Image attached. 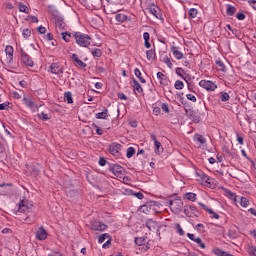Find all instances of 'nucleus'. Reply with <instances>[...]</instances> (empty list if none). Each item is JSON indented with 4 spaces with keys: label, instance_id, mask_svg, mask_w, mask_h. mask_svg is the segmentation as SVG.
<instances>
[{
    "label": "nucleus",
    "instance_id": "4be33fe9",
    "mask_svg": "<svg viewBox=\"0 0 256 256\" xmlns=\"http://www.w3.org/2000/svg\"><path fill=\"white\" fill-rule=\"evenodd\" d=\"M154 151L156 155H161L163 153V146L161 145V142L154 143Z\"/></svg>",
    "mask_w": 256,
    "mask_h": 256
},
{
    "label": "nucleus",
    "instance_id": "c85d7f7f",
    "mask_svg": "<svg viewBox=\"0 0 256 256\" xmlns=\"http://www.w3.org/2000/svg\"><path fill=\"white\" fill-rule=\"evenodd\" d=\"M115 19H116V21H118V23H125V21H127V15L116 14Z\"/></svg>",
    "mask_w": 256,
    "mask_h": 256
},
{
    "label": "nucleus",
    "instance_id": "f257e3e1",
    "mask_svg": "<svg viewBox=\"0 0 256 256\" xmlns=\"http://www.w3.org/2000/svg\"><path fill=\"white\" fill-rule=\"evenodd\" d=\"M73 37L79 47H88L91 45V36L87 34L81 32H74Z\"/></svg>",
    "mask_w": 256,
    "mask_h": 256
},
{
    "label": "nucleus",
    "instance_id": "f03ea898",
    "mask_svg": "<svg viewBox=\"0 0 256 256\" xmlns=\"http://www.w3.org/2000/svg\"><path fill=\"white\" fill-rule=\"evenodd\" d=\"M170 209L173 213L179 214L183 211V200L174 199L169 201Z\"/></svg>",
    "mask_w": 256,
    "mask_h": 256
},
{
    "label": "nucleus",
    "instance_id": "f704fd0d",
    "mask_svg": "<svg viewBox=\"0 0 256 256\" xmlns=\"http://www.w3.org/2000/svg\"><path fill=\"white\" fill-rule=\"evenodd\" d=\"M174 87H175V89L180 91L181 89H183V87H185V84L181 80H176L175 84H174Z\"/></svg>",
    "mask_w": 256,
    "mask_h": 256
},
{
    "label": "nucleus",
    "instance_id": "f8f14e48",
    "mask_svg": "<svg viewBox=\"0 0 256 256\" xmlns=\"http://www.w3.org/2000/svg\"><path fill=\"white\" fill-rule=\"evenodd\" d=\"M149 12L156 17V19H161V10L155 3L148 4Z\"/></svg>",
    "mask_w": 256,
    "mask_h": 256
},
{
    "label": "nucleus",
    "instance_id": "cd10ccee",
    "mask_svg": "<svg viewBox=\"0 0 256 256\" xmlns=\"http://www.w3.org/2000/svg\"><path fill=\"white\" fill-rule=\"evenodd\" d=\"M108 113H109V110L104 109L102 112H99L96 114V119H107Z\"/></svg>",
    "mask_w": 256,
    "mask_h": 256
},
{
    "label": "nucleus",
    "instance_id": "423d86ee",
    "mask_svg": "<svg viewBox=\"0 0 256 256\" xmlns=\"http://www.w3.org/2000/svg\"><path fill=\"white\" fill-rule=\"evenodd\" d=\"M199 85L203 87V89H206V91H215V89H217V84L209 80H201Z\"/></svg>",
    "mask_w": 256,
    "mask_h": 256
},
{
    "label": "nucleus",
    "instance_id": "f3484780",
    "mask_svg": "<svg viewBox=\"0 0 256 256\" xmlns=\"http://www.w3.org/2000/svg\"><path fill=\"white\" fill-rule=\"evenodd\" d=\"M71 59L72 61H75L78 67H82V69H85V67H87V64L79 59V56H77V54H72Z\"/></svg>",
    "mask_w": 256,
    "mask_h": 256
},
{
    "label": "nucleus",
    "instance_id": "6ab92c4d",
    "mask_svg": "<svg viewBox=\"0 0 256 256\" xmlns=\"http://www.w3.org/2000/svg\"><path fill=\"white\" fill-rule=\"evenodd\" d=\"M143 39H144V46L146 47V49H151V43L149 42V39H151V36L149 32H144Z\"/></svg>",
    "mask_w": 256,
    "mask_h": 256
},
{
    "label": "nucleus",
    "instance_id": "9d476101",
    "mask_svg": "<svg viewBox=\"0 0 256 256\" xmlns=\"http://www.w3.org/2000/svg\"><path fill=\"white\" fill-rule=\"evenodd\" d=\"M121 144L117 143V142H113L109 145L108 147V151L111 155H113L114 157H117V155H119V152L121 151Z\"/></svg>",
    "mask_w": 256,
    "mask_h": 256
},
{
    "label": "nucleus",
    "instance_id": "bb28decb",
    "mask_svg": "<svg viewBox=\"0 0 256 256\" xmlns=\"http://www.w3.org/2000/svg\"><path fill=\"white\" fill-rule=\"evenodd\" d=\"M140 211H141V213H151V204L150 203H147V204H145V205H142L141 207H140Z\"/></svg>",
    "mask_w": 256,
    "mask_h": 256
},
{
    "label": "nucleus",
    "instance_id": "a211bd4d",
    "mask_svg": "<svg viewBox=\"0 0 256 256\" xmlns=\"http://www.w3.org/2000/svg\"><path fill=\"white\" fill-rule=\"evenodd\" d=\"M226 7V15H228L229 17H233V15L237 13V8L235 6L227 4Z\"/></svg>",
    "mask_w": 256,
    "mask_h": 256
},
{
    "label": "nucleus",
    "instance_id": "a19ab883",
    "mask_svg": "<svg viewBox=\"0 0 256 256\" xmlns=\"http://www.w3.org/2000/svg\"><path fill=\"white\" fill-rule=\"evenodd\" d=\"M196 140L198 141V143H200L201 145H205V143H207V139H205V137H203V135H196Z\"/></svg>",
    "mask_w": 256,
    "mask_h": 256
},
{
    "label": "nucleus",
    "instance_id": "8fccbe9b",
    "mask_svg": "<svg viewBox=\"0 0 256 256\" xmlns=\"http://www.w3.org/2000/svg\"><path fill=\"white\" fill-rule=\"evenodd\" d=\"M146 227L149 229V231H151V229H153V227H155V221L153 220H148L146 222Z\"/></svg>",
    "mask_w": 256,
    "mask_h": 256
},
{
    "label": "nucleus",
    "instance_id": "0eeeda50",
    "mask_svg": "<svg viewBox=\"0 0 256 256\" xmlns=\"http://www.w3.org/2000/svg\"><path fill=\"white\" fill-rule=\"evenodd\" d=\"M21 62L23 65H26V67H33V65H35L33 59H31V56H29V54L23 50L21 51Z\"/></svg>",
    "mask_w": 256,
    "mask_h": 256
},
{
    "label": "nucleus",
    "instance_id": "603ef678",
    "mask_svg": "<svg viewBox=\"0 0 256 256\" xmlns=\"http://www.w3.org/2000/svg\"><path fill=\"white\" fill-rule=\"evenodd\" d=\"M22 35H23L24 39H27V38L31 37V30L24 29L23 32H22Z\"/></svg>",
    "mask_w": 256,
    "mask_h": 256
},
{
    "label": "nucleus",
    "instance_id": "aec40b11",
    "mask_svg": "<svg viewBox=\"0 0 256 256\" xmlns=\"http://www.w3.org/2000/svg\"><path fill=\"white\" fill-rule=\"evenodd\" d=\"M132 83L134 91H137L138 93H143V87H141V84H139V82L135 78H133Z\"/></svg>",
    "mask_w": 256,
    "mask_h": 256
},
{
    "label": "nucleus",
    "instance_id": "5701e85b",
    "mask_svg": "<svg viewBox=\"0 0 256 256\" xmlns=\"http://www.w3.org/2000/svg\"><path fill=\"white\" fill-rule=\"evenodd\" d=\"M5 51L9 61H13V53H14L13 46H10V45L6 46Z\"/></svg>",
    "mask_w": 256,
    "mask_h": 256
},
{
    "label": "nucleus",
    "instance_id": "e433bc0d",
    "mask_svg": "<svg viewBox=\"0 0 256 256\" xmlns=\"http://www.w3.org/2000/svg\"><path fill=\"white\" fill-rule=\"evenodd\" d=\"M134 155H135V148L129 147V148L127 149L126 157H127L128 159H131V157H133Z\"/></svg>",
    "mask_w": 256,
    "mask_h": 256
},
{
    "label": "nucleus",
    "instance_id": "b1692460",
    "mask_svg": "<svg viewBox=\"0 0 256 256\" xmlns=\"http://www.w3.org/2000/svg\"><path fill=\"white\" fill-rule=\"evenodd\" d=\"M64 101H66V103L71 104L73 103V94L71 92H65L64 93Z\"/></svg>",
    "mask_w": 256,
    "mask_h": 256
},
{
    "label": "nucleus",
    "instance_id": "393cba45",
    "mask_svg": "<svg viewBox=\"0 0 256 256\" xmlns=\"http://www.w3.org/2000/svg\"><path fill=\"white\" fill-rule=\"evenodd\" d=\"M146 57H147L148 61H153V59H155V57H156L155 50L150 49V50L146 51Z\"/></svg>",
    "mask_w": 256,
    "mask_h": 256
},
{
    "label": "nucleus",
    "instance_id": "72a5a7b5",
    "mask_svg": "<svg viewBox=\"0 0 256 256\" xmlns=\"http://www.w3.org/2000/svg\"><path fill=\"white\" fill-rule=\"evenodd\" d=\"M162 63H165V65H167V67H169V69H173V63L171 62V59H169L168 56H165L162 59Z\"/></svg>",
    "mask_w": 256,
    "mask_h": 256
},
{
    "label": "nucleus",
    "instance_id": "6e6552de",
    "mask_svg": "<svg viewBox=\"0 0 256 256\" xmlns=\"http://www.w3.org/2000/svg\"><path fill=\"white\" fill-rule=\"evenodd\" d=\"M186 217H199V210L195 206H184Z\"/></svg>",
    "mask_w": 256,
    "mask_h": 256
},
{
    "label": "nucleus",
    "instance_id": "9b49d317",
    "mask_svg": "<svg viewBox=\"0 0 256 256\" xmlns=\"http://www.w3.org/2000/svg\"><path fill=\"white\" fill-rule=\"evenodd\" d=\"M91 231H106L107 225L101 221H94L91 223Z\"/></svg>",
    "mask_w": 256,
    "mask_h": 256
},
{
    "label": "nucleus",
    "instance_id": "79ce46f5",
    "mask_svg": "<svg viewBox=\"0 0 256 256\" xmlns=\"http://www.w3.org/2000/svg\"><path fill=\"white\" fill-rule=\"evenodd\" d=\"M220 99H221L222 103L229 101V99H230L229 93H227V92L221 93Z\"/></svg>",
    "mask_w": 256,
    "mask_h": 256
},
{
    "label": "nucleus",
    "instance_id": "4c0bfd02",
    "mask_svg": "<svg viewBox=\"0 0 256 256\" xmlns=\"http://www.w3.org/2000/svg\"><path fill=\"white\" fill-rule=\"evenodd\" d=\"M61 35H62L63 40L66 41V43H69V41H71V33L62 32Z\"/></svg>",
    "mask_w": 256,
    "mask_h": 256
},
{
    "label": "nucleus",
    "instance_id": "338daca9",
    "mask_svg": "<svg viewBox=\"0 0 256 256\" xmlns=\"http://www.w3.org/2000/svg\"><path fill=\"white\" fill-rule=\"evenodd\" d=\"M99 165L101 167H105L107 165V160L105 158H100L99 159Z\"/></svg>",
    "mask_w": 256,
    "mask_h": 256
},
{
    "label": "nucleus",
    "instance_id": "3c124183",
    "mask_svg": "<svg viewBox=\"0 0 256 256\" xmlns=\"http://www.w3.org/2000/svg\"><path fill=\"white\" fill-rule=\"evenodd\" d=\"M186 98L188 99V101H192V103H197V97H195V95L193 94H187Z\"/></svg>",
    "mask_w": 256,
    "mask_h": 256
},
{
    "label": "nucleus",
    "instance_id": "e2e57ef3",
    "mask_svg": "<svg viewBox=\"0 0 256 256\" xmlns=\"http://www.w3.org/2000/svg\"><path fill=\"white\" fill-rule=\"evenodd\" d=\"M185 113L187 114V117L190 119L193 117V110L185 108Z\"/></svg>",
    "mask_w": 256,
    "mask_h": 256
},
{
    "label": "nucleus",
    "instance_id": "6e6d98bb",
    "mask_svg": "<svg viewBox=\"0 0 256 256\" xmlns=\"http://www.w3.org/2000/svg\"><path fill=\"white\" fill-rule=\"evenodd\" d=\"M248 253L251 256H256V247L255 246H251L248 248Z\"/></svg>",
    "mask_w": 256,
    "mask_h": 256
},
{
    "label": "nucleus",
    "instance_id": "c756f323",
    "mask_svg": "<svg viewBox=\"0 0 256 256\" xmlns=\"http://www.w3.org/2000/svg\"><path fill=\"white\" fill-rule=\"evenodd\" d=\"M134 74L139 78L140 83H146L145 78L141 77V70H139V68L134 69Z\"/></svg>",
    "mask_w": 256,
    "mask_h": 256
},
{
    "label": "nucleus",
    "instance_id": "37998d69",
    "mask_svg": "<svg viewBox=\"0 0 256 256\" xmlns=\"http://www.w3.org/2000/svg\"><path fill=\"white\" fill-rule=\"evenodd\" d=\"M241 207H249V200L245 197H242L240 200Z\"/></svg>",
    "mask_w": 256,
    "mask_h": 256
},
{
    "label": "nucleus",
    "instance_id": "774afa93",
    "mask_svg": "<svg viewBox=\"0 0 256 256\" xmlns=\"http://www.w3.org/2000/svg\"><path fill=\"white\" fill-rule=\"evenodd\" d=\"M248 2L251 5V7H253V9L256 10V0H249Z\"/></svg>",
    "mask_w": 256,
    "mask_h": 256
},
{
    "label": "nucleus",
    "instance_id": "de8ad7c7",
    "mask_svg": "<svg viewBox=\"0 0 256 256\" xmlns=\"http://www.w3.org/2000/svg\"><path fill=\"white\" fill-rule=\"evenodd\" d=\"M161 109H162V111H164V113H170V109H169V104H167V103H162L161 104Z\"/></svg>",
    "mask_w": 256,
    "mask_h": 256
},
{
    "label": "nucleus",
    "instance_id": "a878e982",
    "mask_svg": "<svg viewBox=\"0 0 256 256\" xmlns=\"http://www.w3.org/2000/svg\"><path fill=\"white\" fill-rule=\"evenodd\" d=\"M172 52H173L175 59L181 60V58L183 57L182 52L177 50V47H172Z\"/></svg>",
    "mask_w": 256,
    "mask_h": 256
},
{
    "label": "nucleus",
    "instance_id": "1a4fd4ad",
    "mask_svg": "<svg viewBox=\"0 0 256 256\" xmlns=\"http://www.w3.org/2000/svg\"><path fill=\"white\" fill-rule=\"evenodd\" d=\"M134 243L138 247H143L144 251H148L149 243L147 242V237H136L134 238Z\"/></svg>",
    "mask_w": 256,
    "mask_h": 256
},
{
    "label": "nucleus",
    "instance_id": "052dcab7",
    "mask_svg": "<svg viewBox=\"0 0 256 256\" xmlns=\"http://www.w3.org/2000/svg\"><path fill=\"white\" fill-rule=\"evenodd\" d=\"M38 33H40L41 35H45V33H47V28L43 27V26H39L37 28Z\"/></svg>",
    "mask_w": 256,
    "mask_h": 256
},
{
    "label": "nucleus",
    "instance_id": "0e129e2a",
    "mask_svg": "<svg viewBox=\"0 0 256 256\" xmlns=\"http://www.w3.org/2000/svg\"><path fill=\"white\" fill-rule=\"evenodd\" d=\"M153 113H154L155 115H160V114H161V108H160L159 106H155V107L153 108Z\"/></svg>",
    "mask_w": 256,
    "mask_h": 256
},
{
    "label": "nucleus",
    "instance_id": "473e14b6",
    "mask_svg": "<svg viewBox=\"0 0 256 256\" xmlns=\"http://www.w3.org/2000/svg\"><path fill=\"white\" fill-rule=\"evenodd\" d=\"M38 119H41L42 121H49L51 119V116L45 112H41L38 114Z\"/></svg>",
    "mask_w": 256,
    "mask_h": 256
},
{
    "label": "nucleus",
    "instance_id": "49530a36",
    "mask_svg": "<svg viewBox=\"0 0 256 256\" xmlns=\"http://www.w3.org/2000/svg\"><path fill=\"white\" fill-rule=\"evenodd\" d=\"M197 13H198V11H197V9H195V8H191V9L189 10V15H190V17H191L192 19H195V17H197Z\"/></svg>",
    "mask_w": 256,
    "mask_h": 256
},
{
    "label": "nucleus",
    "instance_id": "7ed1b4c3",
    "mask_svg": "<svg viewBox=\"0 0 256 256\" xmlns=\"http://www.w3.org/2000/svg\"><path fill=\"white\" fill-rule=\"evenodd\" d=\"M109 172L113 173L115 177H123V173H125V168L118 164H110Z\"/></svg>",
    "mask_w": 256,
    "mask_h": 256
},
{
    "label": "nucleus",
    "instance_id": "5fc2aeb1",
    "mask_svg": "<svg viewBox=\"0 0 256 256\" xmlns=\"http://www.w3.org/2000/svg\"><path fill=\"white\" fill-rule=\"evenodd\" d=\"M177 233L181 236L185 235V231H183V228L181 227V224H176Z\"/></svg>",
    "mask_w": 256,
    "mask_h": 256
},
{
    "label": "nucleus",
    "instance_id": "20e7f679",
    "mask_svg": "<svg viewBox=\"0 0 256 256\" xmlns=\"http://www.w3.org/2000/svg\"><path fill=\"white\" fill-rule=\"evenodd\" d=\"M53 19L55 21V25L58 29H65L66 25H65V18H63V16L59 15V12H54L53 13Z\"/></svg>",
    "mask_w": 256,
    "mask_h": 256
},
{
    "label": "nucleus",
    "instance_id": "7c9ffc66",
    "mask_svg": "<svg viewBox=\"0 0 256 256\" xmlns=\"http://www.w3.org/2000/svg\"><path fill=\"white\" fill-rule=\"evenodd\" d=\"M185 199H187L188 201H195L197 199V194L193 192H188L185 194Z\"/></svg>",
    "mask_w": 256,
    "mask_h": 256
},
{
    "label": "nucleus",
    "instance_id": "13d9d810",
    "mask_svg": "<svg viewBox=\"0 0 256 256\" xmlns=\"http://www.w3.org/2000/svg\"><path fill=\"white\" fill-rule=\"evenodd\" d=\"M92 127H94V129H96L97 135H103V129L99 128V126H97V124H92Z\"/></svg>",
    "mask_w": 256,
    "mask_h": 256
},
{
    "label": "nucleus",
    "instance_id": "2eb2a0df",
    "mask_svg": "<svg viewBox=\"0 0 256 256\" xmlns=\"http://www.w3.org/2000/svg\"><path fill=\"white\" fill-rule=\"evenodd\" d=\"M29 209H31V207H29V204L27 203V201L21 200L19 202V207H18L19 213H27Z\"/></svg>",
    "mask_w": 256,
    "mask_h": 256
},
{
    "label": "nucleus",
    "instance_id": "dca6fc26",
    "mask_svg": "<svg viewBox=\"0 0 256 256\" xmlns=\"http://www.w3.org/2000/svg\"><path fill=\"white\" fill-rule=\"evenodd\" d=\"M22 102L29 109H35V102L29 96H24Z\"/></svg>",
    "mask_w": 256,
    "mask_h": 256
},
{
    "label": "nucleus",
    "instance_id": "4468645a",
    "mask_svg": "<svg viewBox=\"0 0 256 256\" xmlns=\"http://www.w3.org/2000/svg\"><path fill=\"white\" fill-rule=\"evenodd\" d=\"M200 207H202V209H204V211H206L207 213H209L212 219H219V214H217L215 211H213V209L207 207L205 204L203 203H199Z\"/></svg>",
    "mask_w": 256,
    "mask_h": 256
},
{
    "label": "nucleus",
    "instance_id": "a18cd8bd",
    "mask_svg": "<svg viewBox=\"0 0 256 256\" xmlns=\"http://www.w3.org/2000/svg\"><path fill=\"white\" fill-rule=\"evenodd\" d=\"M92 55L93 57H101V55H103V52L101 51V49L96 48L94 51H92Z\"/></svg>",
    "mask_w": 256,
    "mask_h": 256
},
{
    "label": "nucleus",
    "instance_id": "bf43d9fd",
    "mask_svg": "<svg viewBox=\"0 0 256 256\" xmlns=\"http://www.w3.org/2000/svg\"><path fill=\"white\" fill-rule=\"evenodd\" d=\"M9 108V102H4L0 104V111H5Z\"/></svg>",
    "mask_w": 256,
    "mask_h": 256
},
{
    "label": "nucleus",
    "instance_id": "58836bf2",
    "mask_svg": "<svg viewBox=\"0 0 256 256\" xmlns=\"http://www.w3.org/2000/svg\"><path fill=\"white\" fill-rule=\"evenodd\" d=\"M195 243H197L198 247H201V249H207L205 242H203V240H201V238L197 237L195 240Z\"/></svg>",
    "mask_w": 256,
    "mask_h": 256
},
{
    "label": "nucleus",
    "instance_id": "09e8293b",
    "mask_svg": "<svg viewBox=\"0 0 256 256\" xmlns=\"http://www.w3.org/2000/svg\"><path fill=\"white\" fill-rule=\"evenodd\" d=\"M225 193L227 194V196L229 197V199H235L237 197V195H235V193H233L231 190L226 189Z\"/></svg>",
    "mask_w": 256,
    "mask_h": 256
},
{
    "label": "nucleus",
    "instance_id": "4d7b16f0",
    "mask_svg": "<svg viewBox=\"0 0 256 256\" xmlns=\"http://www.w3.org/2000/svg\"><path fill=\"white\" fill-rule=\"evenodd\" d=\"M27 21H30V23H39V18L36 16H28Z\"/></svg>",
    "mask_w": 256,
    "mask_h": 256
},
{
    "label": "nucleus",
    "instance_id": "680f3d73",
    "mask_svg": "<svg viewBox=\"0 0 256 256\" xmlns=\"http://www.w3.org/2000/svg\"><path fill=\"white\" fill-rule=\"evenodd\" d=\"M236 18L238 19V21H243L245 20V14L243 12H238Z\"/></svg>",
    "mask_w": 256,
    "mask_h": 256
},
{
    "label": "nucleus",
    "instance_id": "864d4df0",
    "mask_svg": "<svg viewBox=\"0 0 256 256\" xmlns=\"http://www.w3.org/2000/svg\"><path fill=\"white\" fill-rule=\"evenodd\" d=\"M196 175H197V177L200 178V181H205V179H207V174H205L203 172H197Z\"/></svg>",
    "mask_w": 256,
    "mask_h": 256
},
{
    "label": "nucleus",
    "instance_id": "c03bdc74",
    "mask_svg": "<svg viewBox=\"0 0 256 256\" xmlns=\"http://www.w3.org/2000/svg\"><path fill=\"white\" fill-rule=\"evenodd\" d=\"M216 65L218 67V71H225V64L221 60L216 61Z\"/></svg>",
    "mask_w": 256,
    "mask_h": 256
},
{
    "label": "nucleus",
    "instance_id": "c9c22d12",
    "mask_svg": "<svg viewBox=\"0 0 256 256\" xmlns=\"http://www.w3.org/2000/svg\"><path fill=\"white\" fill-rule=\"evenodd\" d=\"M18 9L20 11V13H29V8L27 7V5L20 3L18 6Z\"/></svg>",
    "mask_w": 256,
    "mask_h": 256
},
{
    "label": "nucleus",
    "instance_id": "ddd939ff",
    "mask_svg": "<svg viewBox=\"0 0 256 256\" xmlns=\"http://www.w3.org/2000/svg\"><path fill=\"white\" fill-rule=\"evenodd\" d=\"M36 239H38V241H45V239H47V230H45L43 227H40L36 231Z\"/></svg>",
    "mask_w": 256,
    "mask_h": 256
},
{
    "label": "nucleus",
    "instance_id": "ea45409f",
    "mask_svg": "<svg viewBox=\"0 0 256 256\" xmlns=\"http://www.w3.org/2000/svg\"><path fill=\"white\" fill-rule=\"evenodd\" d=\"M111 235L107 234V233H104L102 234L99 238H98V243H105V240L110 238Z\"/></svg>",
    "mask_w": 256,
    "mask_h": 256
},
{
    "label": "nucleus",
    "instance_id": "69168bd1",
    "mask_svg": "<svg viewBox=\"0 0 256 256\" xmlns=\"http://www.w3.org/2000/svg\"><path fill=\"white\" fill-rule=\"evenodd\" d=\"M118 99H121L122 101H127V96L123 92H120L118 93Z\"/></svg>",
    "mask_w": 256,
    "mask_h": 256
},
{
    "label": "nucleus",
    "instance_id": "412c9836",
    "mask_svg": "<svg viewBox=\"0 0 256 256\" xmlns=\"http://www.w3.org/2000/svg\"><path fill=\"white\" fill-rule=\"evenodd\" d=\"M157 79L159 80L160 85H167V76L162 72L157 73Z\"/></svg>",
    "mask_w": 256,
    "mask_h": 256
},
{
    "label": "nucleus",
    "instance_id": "2f4dec72",
    "mask_svg": "<svg viewBox=\"0 0 256 256\" xmlns=\"http://www.w3.org/2000/svg\"><path fill=\"white\" fill-rule=\"evenodd\" d=\"M176 75H178V77H181V79H183L187 83V79L183 77V75H185V70L183 68H176Z\"/></svg>",
    "mask_w": 256,
    "mask_h": 256
},
{
    "label": "nucleus",
    "instance_id": "39448f33",
    "mask_svg": "<svg viewBox=\"0 0 256 256\" xmlns=\"http://www.w3.org/2000/svg\"><path fill=\"white\" fill-rule=\"evenodd\" d=\"M48 71L54 75H61L64 71V68L63 65H61L59 62H54L49 66Z\"/></svg>",
    "mask_w": 256,
    "mask_h": 256
}]
</instances>
